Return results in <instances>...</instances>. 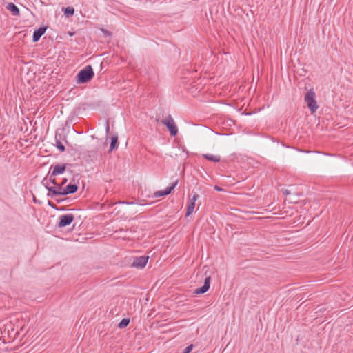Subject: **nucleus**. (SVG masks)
Listing matches in <instances>:
<instances>
[{"label":"nucleus","instance_id":"nucleus-1","mask_svg":"<svg viewBox=\"0 0 353 353\" xmlns=\"http://www.w3.org/2000/svg\"><path fill=\"white\" fill-rule=\"evenodd\" d=\"M94 73L90 65H86L81 69L77 74V83L79 84L89 82L94 77Z\"/></svg>","mask_w":353,"mask_h":353},{"label":"nucleus","instance_id":"nucleus-2","mask_svg":"<svg viewBox=\"0 0 353 353\" xmlns=\"http://www.w3.org/2000/svg\"><path fill=\"white\" fill-rule=\"evenodd\" d=\"M41 184L48 190V193L47 194L48 197L55 198L59 196H64V188L59 183L56 186L49 185L47 178H44L41 181Z\"/></svg>","mask_w":353,"mask_h":353},{"label":"nucleus","instance_id":"nucleus-3","mask_svg":"<svg viewBox=\"0 0 353 353\" xmlns=\"http://www.w3.org/2000/svg\"><path fill=\"white\" fill-rule=\"evenodd\" d=\"M304 100L307 104V108L310 110L311 113L316 112L319 108L317 102L316 100V94L313 89H310L304 96Z\"/></svg>","mask_w":353,"mask_h":353},{"label":"nucleus","instance_id":"nucleus-4","mask_svg":"<svg viewBox=\"0 0 353 353\" xmlns=\"http://www.w3.org/2000/svg\"><path fill=\"white\" fill-rule=\"evenodd\" d=\"M163 125L166 126L172 137H175L178 134V128L171 115H168L163 121Z\"/></svg>","mask_w":353,"mask_h":353},{"label":"nucleus","instance_id":"nucleus-5","mask_svg":"<svg viewBox=\"0 0 353 353\" xmlns=\"http://www.w3.org/2000/svg\"><path fill=\"white\" fill-rule=\"evenodd\" d=\"M74 220V216L72 214H65L60 215L59 222L57 226L59 228H65L70 225Z\"/></svg>","mask_w":353,"mask_h":353},{"label":"nucleus","instance_id":"nucleus-6","mask_svg":"<svg viewBox=\"0 0 353 353\" xmlns=\"http://www.w3.org/2000/svg\"><path fill=\"white\" fill-rule=\"evenodd\" d=\"M67 165V163L52 165L50 168L51 176L63 174L66 170Z\"/></svg>","mask_w":353,"mask_h":353},{"label":"nucleus","instance_id":"nucleus-7","mask_svg":"<svg viewBox=\"0 0 353 353\" xmlns=\"http://www.w3.org/2000/svg\"><path fill=\"white\" fill-rule=\"evenodd\" d=\"M148 259L149 257L146 256L135 257L132 263V267L140 269L143 268L146 265Z\"/></svg>","mask_w":353,"mask_h":353},{"label":"nucleus","instance_id":"nucleus-8","mask_svg":"<svg viewBox=\"0 0 353 353\" xmlns=\"http://www.w3.org/2000/svg\"><path fill=\"white\" fill-rule=\"evenodd\" d=\"M177 184L178 180H176L170 186L167 187L165 190L157 191L156 192H154V197L157 198L170 194L172 192V191L174 189V188L177 185Z\"/></svg>","mask_w":353,"mask_h":353},{"label":"nucleus","instance_id":"nucleus-9","mask_svg":"<svg viewBox=\"0 0 353 353\" xmlns=\"http://www.w3.org/2000/svg\"><path fill=\"white\" fill-rule=\"evenodd\" d=\"M199 198V195L196 193H194L192 197L188 201L185 214L186 216H189L192 214L194 209L195 208V202Z\"/></svg>","mask_w":353,"mask_h":353},{"label":"nucleus","instance_id":"nucleus-10","mask_svg":"<svg viewBox=\"0 0 353 353\" xmlns=\"http://www.w3.org/2000/svg\"><path fill=\"white\" fill-rule=\"evenodd\" d=\"M2 332L3 333L7 332L8 337L10 339H14L17 334H18V331L15 330L13 328V325L11 324V323L6 324L3 327Z\"/></svg>","mask_w":353,"mask_h":353},{"label":"nucleus","instance_id":"nucleus-11","mask_svg":"<svg viewBox=\"0 0 353 353\" xmlns=\"http://www.w3.org/2000/svg\"><path fill=\"white\" fill-rule=\"evenodd\" d=\"M47 30V27L46 26H41L39 28L36 29L32 35V41L33 42H37L41 36H43L46 31Z\"/></svg>","mask_w":353,"mask_h":353},{"label":"nucleus","instance_id":"nucleus-12","mask_svg":"<svg viewBox=\"0 0 353 353\" xmlns=\"http://www.w3.org/2000/svg\"><path fill=\"white\" fill-rule=\"evenodd\" d=\"M62 135L60 133L56 132L55 133V146L61 152H63L65 150V146L61 143Z\"/></svg>","mask_w":353,"mask_h":353},{"label":"nucleus","instance_id":"nucleus-13","mask_svg":"<svg viewBox=\"0 0 353 353\" xmlns=\"http://www.w3.org/2000/svg\"><path fill=\"white\" fill-rule=\"evenodd\" d=\"M78 190V185L75 183H69L64 188L63 195L72 194Z\"/></svg>","mask_w":353,"mask_h":353},{"label":"nucleus","instance_id":"nucleus-14","mask_svg":"<svg viewBox=\"0 0 353 353\" xmlns=\"http://www.w3.org/2000/svg\"><path fill=\"white\" fill-rule=\"evenodd\" d=\"M6 9L9 10L12 15L19 16L20 11L19 8L14 3H8L6 6Z\"/></svg>","mask_w":353,"mask_h":353},{"label":"nucleus","instance_id":"nucleus-15","mask_svg":"<svg viewBox=\"0 0 353 353\" xmlns=\"http://www.w3.org/2000/svg\"><path fill=\"white\" fill-rule=\"evenodd\" d=\"M202 157L208 161L218 163L221 161V157L219 155H213L212 154H202Z\"/></svg>","mask_w":353,"mask_h":353},{"label":"nucleus","instance_id":"nucleus-16","mask_svg":"<svg viewBox=\"0 0 353 353\" xmlns=\"http://www.w3.org/2000/svg\"><path fill=\"white\" fill-rule=\"evenodd\" d=\"M199 281H203V285L201 287H210L211 278L210 276L197 275Z\"/></svg>","mask_w":353,"mask_h":353},{"label":"nucleus","instance_id":"nucleus-17","mask_svg":"<svg viewBox=\"0 0 353 353\" xmlns=\"http://www.w3.org/2000/svg\"><path fill=\"white\" fill-rule=\"evenodd\" d=\"M118 145V137L117 135H114L111 138V143L110 146L109 152H112L113 150H114Z\"/></svg>","mask_w":353,"mask_h":353},{"label":"nucleus","instance_id":"nucleus-18","mask_svg":"<svg viewBox=\"0 0 353 353\" xmlns=\"http://www.w3.org/2000/svg\"><path fill=\"white\" fill-rule=\"evenodd\" d=\"M54 176H51L50 170H49L48 175L46 178H47V180L49 183V185H50V183L53 184L54 186H56L59 183L57 182L56 179L54 177Z\"/></svg>","mask_w":353,"mask_h":353},{"label":"nucleus","instance_id":"nucleus-19","mask_svg":"<svg viewBox=\"0 0 353 353\" xmlns=\"http://www.w3.org/2000/svg\"><path fill=\"white\" fill-rule=\"evenodd\" d=\"M74 8L72 6H68L64 9V14L69 17L74 14Z\"/></svg>","mask_w":353,"mask_h":353},{"label":"nucleus","instance_id":"nucleus-20","mask_svg":"<svg viewBox=\"0 0 353 353\" xmlns=\"http://www.w3.org/2000/svg\"><path fill=\"white\" fill-rule=\"evenodd\" d=\"M130 323L129 319H123L121 322L119 323L118 327L119 328H124L128 325Z\"/></svg>","mask_w":353,"mask_h":353},{"label":"nucleus","instance_id":"nucleus-21","mask_svg":"<svg viewBox=\"0 0 353 353\" xmlns=\"http://www.w3.org/2000/svg\"><path fill=\"white\" fill-rule=\"evenodd\" d=\"M208 290H209V288H196L194 291L193 294H203V293H205Z\"/></svg>","mask_w":353,"mask_h":353},{"label":"nucleus","instance_id":"nucleus-22","mask_svg":"<svg viewBox=\"0 0 353 353\" xmlns=\"http://www.w3.org/2000/svg\"><path fill=\"white\" fill-rule=\"evenodd\" d=\"M101 31L103 33V34L105 35V36L110 37L112 35L111 32H110V31H108L107 30L102 29Z\"/></svg>","mask_w":353,"mask_h":353},{"label":"nucleus","instance_id":"nucleus-23","mask_svg":"<svg viewBox=\"0 0 353 353\" xmlns=\"http://www.w3.org/2000/svg\"><path fill=\"white\" fill-rule=\"evenodd\" d=\"M192 349V345H189L188 347H185V349L184 350V352L183 353H189Z\"/></svg>","mask_w":353,"mask_h":353},{"label":"nucleus","instance_id":"nucleus-24","mask_svg":"<svg viewBox=\"0 0 353 353\" xmlns=\"http://www.w3.org/2000/svg\"><path fill=\"white\" fill-rule=\"evenodd\" d=\"M105 131H106L107 134L109 133V132H110V125H109L108 121H106Z\"/></svg>","mask_w":353,"mask_h":353},{"label":"nucleus","instance_id":"nucleus-25","mask_svg":"<svg viewBox=\"0 0 353 353\" xmlns=\"http://www.w3.org/2000/svg\"><path fill=\"white\" fill-rule=\"evenodd\" d=\"M214 189L215 190L218 191V192H221V191H222V190H223V188H221V187H219V186H218V185H215V186L214 187Z\"/></svg>","mask_w":353,"mask_h":353},{"label":"nucleus","instance_id":"nucleus-26","mask_svg":"<svg viewBox=\"0 0 353 353\" xmlns=\"http://www.w3.org/2000/svg\"><path fill=\"white\" fill-rule=\"evenodd\" d=\"M68 181V179L66 178H64L62 179V181L61 183H59L60 185H61L62 186H63Z\"/></svg>","mask_w":353,"mask_h":353},{"label":"nucleus","instance_id":"nucleus-27","mask_svg":"<svg viewBox=\"0 0 353 353\" xmlns=\"http://www.w3.org/2000/svg\"><path fill=\"white\" fill-rule=\"evenodd\" d=\"M121 203H123V204H127V205H132V204H134V202H129V201H122Z\"/></svg>","mask_w":353,"mask_h":353},{"label":"nucleus","instance_id":"nucleus-28","mask_svg":"<svg viewBox=\"0 0 353 353\" xmlns=\"http://www.w3.org/2000/svg\"><path fill=\"white\" fill-rule=\"evenodd\" d=\"M283 193H284L285 194H286V195H288V194H290V190H285L283 191Z\"/></svg>","mask_w":353,"mask_h":353},{"label":"nucleus","instance_id":"nucleus-29","mask_svg":"<svg viewBox=\"0 0 353 353\" xmlns=\"http://www.w3.org/2000/svg\"><path fill=\"white\" fill-rule=\"evenodd\" d=\"M65 199H57L56 201L58 202V203H60L63 201H64Z\"/></svg>","mask_w":353,"mask_h":353},{"label":"nucleus","instance_id":"nucleus-30","mask_svg":"<svg viewBox=\"0 0 353 353\" xmlns=\"http://www.w3.org/2000/svg\"><path fill=\"white\" fill-rule=\"evenodd\" d=\"M301 152H305V153H310L311 152V151H308V150H301Z\"/></svg>","mask_w":353,"mask_h":353},{"label":"nucleus","instance_id":"nucleus-31","mask_svg":"<svg viewBox=\"0 0 353 353\" xmlns=\"http://www.w3.org/2000/svg\"><path fill=\"white\" fill-rule=\"evenodd\" d=\"M49 205H50L51 207H52L53 208H55V206H54V205H52L50 202H49Z\"/></svg>","mask_w":353,"mask_h":353}]
</instances>
